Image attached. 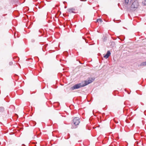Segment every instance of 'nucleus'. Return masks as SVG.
<instances>
[{"label":"nucleus","instance_id":"obj_1","mask_svg":"<svg viewBox=\"0 0 146 146\" xmlns=\"http://www.w3.org/2000/svg\"><path fill=\"white\" fill-rule=\"evenodd\" d=\"M139 5L138 3L136 0H133L132 3L129 5V9H126L127 11L130 10H135L138 7Z\"/></svg>","mask_w":146,"mask_h":146},{"label":"nucleus","instance_id":"obj_2","mask_svg":"<svg viewBox=\"0 0 146 146\" xmlns=\"http://www.w3.org/2000/svg\"><path fill=\"white\" fill-rule=\"evenodd\" d=\"M133 0H124L123 7L125 9H129V5L132 3Z\"/></svg>","mask_w":146,"mask_h":146},{"label":"nucleus","instance_id":"obj_3","mask_svg":"<svg viewBox=\"0 0 146 146\" xmlns=\"http://www.w3.org/2000/svg\"><path fill=\"white\" fill-rule=\"evenodd\" d=\"M82 87H83L82 83L74 85V86L71 87L72 90L78 89Z\"/></svg>","mask_w":146,"mask_h":146},{"label":"nucleus","instance_id":"obj_4","mask_svg":"<svg viewBox=\"0 0 146 146\" xmlns=\"http://www.w3.org/2000/svg\"><path fill=\"white\" fill-rule=\"evenodd\" d=\"M73 123L75 125H78L80 123V119L78 117H76L73 120Z\"/></svg>","mask_w":146,"mask_h":146},{"label":"nucleus","instance_id":"obj_5","mask_svg":"<svg viewBox=\"0 0 146 146\" xmlns=\"http://www.w3.org/2000/svg\"><path fill=\"white\" fill-rule=\"evenodd\" d=\"M110 52L109 50H108L107 51L106 54L104 56V57L106 59H107L110 56Z\"/></svg>","mask_w":146,"mask_h":146},{"label":"nucleus","instance_id":"obj_6","mask_svg":"<svg viewBox=\"0 0 146 146\" xmlns=\"http://www.w3.org/2000/svg\"><path fill=\"white\" fill-rule=\"evenodd\" d=\"M88 81L87 80L85 81L84 82H82V86L83 87H84L88 84H88Z\"/></svg>","mask_w":146,"mask_h":146},{"label":"nucleus","instance_id":"obj_7","mask_svg":"<svg viewBox=\"0 0 146 146\" xmlns=\"http://www.w3.org/2000/svg\"><path fill=\"white\" fill-rule=\"evenodd\" d=\"M68 12L70 13H74L75 9L73 8L69 9H68Z\"/></svg>","mask_w":146,"mask_h":146},{"label":"nucleus","instance_id":"obj_8","mask_svg":"<svg viewBox=\"0 0 146 146\" xmlns=\"http://www.w3.org/2000/svg\"><path fill=\"white\" fill-rule=\"evenodd\" d=\"M146 65V61L142 62L141 64V66H145Z\"/></svg>","mask_w":146,"mask_h":146},{"label":"nucleus","instance_id":"obj_9","mask_svg":"<svg viewBox=\"0 0 146 146\" xmlns=\"http://www.w3.org/2000/svg\"><path fill=\"white\" fill-rule=\"evenodd\" d=\"M4 110V108L2 107H0V112H2Z\"/></svg>","mask_w":146,"mask_h":146},{"label":"nucleus","instance_id":"obj_10","mask_svg":"<svg viewBox=\"0 0 146 146\" xmlns=\"http://www.w3.org/2000/svg\"><path fill=\"white\" fill-rule=\"evenodd\" d=\"M99 21H100V22H102V21L101 19H98L97 20V22H98Z\"/></svg>","mask_w":146,"mask_h":146},{"label":"nucleus","instance_id":"obj_11","mask_svg":"<svg viewBox=\"0 0 146 146\" xmlns=\"http://www.w3.org/2000/svg\"><path fill=\"white\" fill-rule=\"evenodd\" d=\"M88 84H90L91 83H92V82L93 81H92V79L91 80L90 79V80H88Z\"/></svg>","mask_w":146,"mask_h":146},{"label":"nucleus","instance_id":"obj_12","mask_svg":"<svg viewBox=\"0 0 146 146\" xmlns=\"http://www.w3.org/2000/svg\"><path fill=\"white\" fill-rule=\"evenodd\" d=\"M142 3L144 5H146V0L143 1Z\"/></svg>","mask_w":146,"mask_h":146},{"label":"nucleus","instance_id":"obj_13","mask_svg":"<svg viewBox=\"0 0 146 146\" xmlns=\"http://www.w3.org/2000/svg\"><path fill=\"white\" fill-rule=\"evenodd\" d=\"M12 64H13V62H10L9 63V64L10 65H12Z\"/></svg>","mask_w":146,"mask_h":146}]
</instances>
